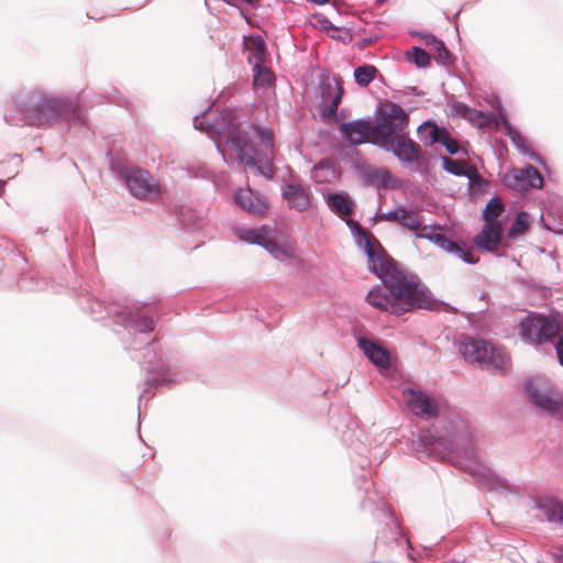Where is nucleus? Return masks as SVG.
<instances>
[{
	"label": "nucleus",
	"instance_id": "obj_1",
	"mask_svg": "<svg viewBox=\"0 0 563 563\" xmlns=\"http://www.w3.org/2000/svg\"><path fill=\"white\" fill-rule=\"evenodd\" d=\"M77 302L80 309L90 314L95 321L111 319L114 324L121 325L128 333L123 341L124 349L129 351L133 361L139 364H146V388L139 396L137 404V435H141V401L150 388L159 386H172L174 379L170 376H161L163 371L157 362V353L154 347L155 340L151 336L156 327L158 316L155 311L147 309L148 302L142 306L122 305L119 302H106L91 291L78 295Z\"/></svg>",
	"mask_w": 563,
	"mask_h": 563
},
{
	"label": "nucleus",
	"instance_id": "obj_2",
	"mask_svg": "<svg viewBox=\"0 0 563 563\" xmlns=\"http://www.w3.org/2000/svg\"><path fill=\"white\" fill-rule=\"evenodd\" d=\"M208 125L216 134L222 135L219 141H214V144L225 164L230 165V162L220 142L235 152L234 162L243 164L257 176L267 180L274 179L275 166L268 157V153L273 154L275 150L272 128L253 124L227 106L217 112L216 118Z\"/></svg>",
	"mask_w": 563,
	"mask_h": 563
},
{
	"label": "nucleus",
	"instance_id": "obj_3",
	"mask_svg": "<svg viewBox=\"0 0 563 563\" xmlns=\"http://www.w3.org/2000/svg\"><path fill=\"white\" fill-rule=\"evenodd\" d=\"M365 301L378 311L394 317L417 310L459 313L455 306L434 297L417 274L405 268L382 278V283L375 284L367 291Z\"/></svg>",
	"mask_w": 563,
	"mask_h": 563
},
{
	"label": "nucleus",
	"instance_id": "obj_4",
	"mask_svg": "<svg viewBox=\"0 0 563 563\" xmlns=\"http://www.w3.org/2000/svg\"><path fill=\"white\" fill-rule=\"evenodd\" d=\"M14 104L23 120L40 128L44 124H78L88 129V109L79 98L51 96L41 88L19 92Z\"/></svg>",
	"mask_w": 563,
	"mask_h": 563
},
{
	"label": "nucleus",
	"instance_id": "obj_5",
	"mask_svg": "<svg viewBox=\"0 0 563 563\" xmlns=\"http://www.w3.org/2000/svg\"><path fill=\"white\" fill-rule=\"evenodd\" d=\"M412 448L428 457L449 455L470 461L477 459L471 427L460 417L446 418L441 421V426L432 423L430 427L418 428Z\"/></svg>",
	"mask_w": 563,
	"mask_h": 563
},
{
	"label": "nucleus",
	"instance_id": "obj_6",
	"mask_svg": "<svg viewBox=\"0 0 563 563\" xmlns=\"http://www.w3.org/2000/svg\"><path fill=\"white\" fill-rule=\"evenodd\" d=\"M410 111L405 110L397 102L393 103V117H385L378 125L384 129L376 146L391 153L405 169L412 173L421 147L406 131Z\"/></svg>",
	"mask_w": 563,
	"mask_h": 563
},
{
	"label": "nucleus",
	"instance_id": "obj_7",
	"mask_svg": "<svg viewBox=\"0 0 563 563\" xmlns=\"http://www.w3.org/2000/svg\"><path fill=\"white\" fill-rule=\"evenodd\" d=\"M394 101H378L373 115L363 117L347 122H342L338 130L344 143H336L332 147L340 152H346L351 158L362 159V154L356 147L361 144L369 143L374 146L377 145L376 140L384 128H379L380 121L385 117H393L391 112Z\"/></svg>",
	"mask_w": 563,
	"mask_h": 563
},
{
	"label": "nucleus",
	"instance_id": "obj_8",
	"mask_svg": "<svg viewBox=\"0 0 563 563\" xmlns=\"http://www.w3.org/2000/svg\"><path fill=\"white\" fill-rule=\"evenodd\" d=\"M520 339L536 345L552 343L559 364L563 367V312L550 308L548 312L529 311L518 323Z\"/></svg>",
	"mask_w": 563,
	"mask_h": 563
},
{
	"label": "nucleus",
	"instance_id": "obj_9",
	"mask_svg": "<svg viewBox=\"0 0 563 563\" xmlns=\"http://www.w3.org/2000/svg\"><path fill=\"white\" fill-rule=\"evenodd\" d=\"M464 361L481 368L503 371L505 357L498 345L478 335L460 334L453 342Z\"/></svg>",
	"mask_w": 563,
	"mask_h": 563
},
{
	"label": "nucleus",
	"instance_id": "obj_10",
	"mask_svg": "<svg viewBox=\"0 0 563 563\" xmlns=\"http://www.w3.org/2000/svg\"><path fill=\"white\" fill-rule=\"evenodd\" d=\"M523 391L537 410L563 421V393L549 379L529 376L523 380Z\"/></svg>",
	"mask_w": 563,
	"mask_h": 563
},
{
	"label": "nucleus",
	"instance_id": "obj_11",
	"mask_svg": "<svg viewBox=\"0 0 563 563\" xmlns=\"http://www.w3.org/2000/svg\"><path fill=\"white\" fill-rule=\"evenodd\" d=\"M445 225L433 222L424 224L421 233H416L415 238L424 239L437 247L451 254L468 265H475L479 262V257L474 255L463 241H455L445 235Z\"/></svg>",
	"mask_w": 563,
	"mask_h": 563
},
{
	"label": "nucleus",
	"instance_id": "obj_12",
	"mask_svg": "<svg viewBox=\"0 0 563 563\" xmlns=\"http://www.w3.org/2000/svg\"><path fill=\"white\" fill-rule=\"evenodd\" d=\"M361 176L365 187H376L377 189H402L405 181L397 179L386 167H374L367 164L364 158L342 157Z\"/></svg>",
	"mask_w": 563,
	"mask_h": 563
},
{
	"label": "nucleus",
	"instance_id": "obj_13",
	"mask_svg": "<svg viewBox=\"0 0 563 563\" xmlns=\"http://www.w3.org/2000/svg\"><path fill=\"white\" fill-rule=\"evenodd\" d=\"M417 135L424 146L440 144L450 155L467 154L451 136L448 129L444 125L438 124L432 118L424 120L418 125Z\"/></svg>",
	"mask_w": 563,
	"mask_h": 563
},
{
	"label": "nucleus",
	"instance_id": "obj_14",
	"mask_svg": "<svg viewBox=\"0 0 563 563\" xmlns=\"http://www.w3.org/2000/svg\"><path fill=\"white\" fill-rule=\"evenodd\" d=\"M121 183L126 187L129 194L139 200L154 201L159 196L157 183L153 179L152 174L142 167L132 166Z\"/></svg>",
	"mask_w": 563,
	"mask_h": 563
},
{
	"label": "nucleus",
	"instance_id": "obj_15",
	"mask_svg": "<svg viewBox=\"0 0 563 563\" xmlns=\"http://www.w3.org/2000/svg\"><path fill=\"white\" fill-rule=\"evenodd\" d=\"M501 184L512 191L528 192L532 189H542L543 179L539 170L531 164L522 168L511 166L501 177Z\"/></svg>",
	"mask_w": 563,
	"mask_h": 563
},
{
	"label": "nucleus",
	"instance_id": "obj_16",
	"mask_svg": "<svg viewBox=\"0 0 563 563\" xmlns=\"http://www.w3.org/2000/svg\"><path fill=\"white\" fill-rule=\"evenodd\" d=\"M261 247L280 263H284L286 260H292L298 268L305 266V261L296 255L292 243L280 234L276 227L271 228Z\"/></svg>",
	"mask_w": 563,
	"mask_h": 563
},
{
	"label": "nucleus",
	"instance_id": "obj_17",
	"mask_svg": "<svg viewBox=\"0 0 563 563\" xmlns=\"http://www.w3.org/2000/svg\"><path fill=\"white\" fill-rule=\"evenodd\" d=\"M404 395L407 396V408L417 417L433 419L439 416L438 402L421 388L406 387Z\"/></svg>",
	"mask_w": 563,
	"mask_h": 563
},
{
	"label": "nucleus",
	"instance_id": "obj_18",
	"mask_svg": "<svg viewBox=\"0 0 563 563\" xmlns=\"http://www.w3.org/2000/svg\"><path fill=\"white\" fill-rule=\"evenodd\" d=\"M376 249L368 253L366 256L367 271L379 278H386L397 271H401L400 264L395 261L384 249L382 243L375 238Z\"/></svg>",
	"mask_w": 563,
	"mask_h": 563
},
{
	"label": "nucleus",
	"instance_id": "obj_19",
	"mask_svg": "<svg viewBox=\"0 0 563 563\" xmlns=\"http://www.w3.org/2000/svg\"><path fill=\"white\" fill-rule=\"evenodd\" d=\"M233 203L249 214L263 217L268 210V200L260 191L246 186L236 188L232 194Z\"/></svg>",
	"mask_w": 563,
	"mask_h": 563
},
{
	"label": "nucleus",
	"instance_id": "obj_20",
	"mask_svg": "<svg viewBox=\"0 0 563 563\" xmlns=\"http://www.w3.org/2000/svg\"><path fill=\"white\" fill-rule=\"evenodd\" d=\"M357 349L369 363L376 367L386 368L390 364L388 351L376 340L365 336L361 332L353 331Z\"/></svg>",
	"mask_w": 563,
	"mask_h": 563
},
{
	"label": "nucleus",
	"instance_id": "obj_21",
	"mask_svg": "<svg viewBox=\"0 0 563 563\" xmlns=\"http://www.w3.org/2000/svg\"><path fill=\"white\" fill-rule=\"evenodd\" d=\"M282 198L290 210L306 212L311 208V192L299 183H287L280 186Z\"/></svg>",
	"mask_w": 563,
	"mask_h": 563
},
{
	"label": "nucleus",
	"instance_id": "obj_22",
	"mask_svg": "<svg viewBox=\"0 0 563 563\" xmlns=\"http://www.w3.org/2000/svg\"><path fill=\"white\" fill-rule=\"evenodd\" d=\"M501 230L503 224L484 223L483 228L473 238L477 250L495 254L496 256H504L505 253L496 252V247L501 241Z\"/></svg>",
	"mask_w": 563,
	"mask_h": 563
},
{
	"label": "nucleus",
	"instance_id": "obj_23",
	"mask_svg": "<svg viewBox=\"0 0 563 563\" xmlns=\"http://www.w3.org/2000/svg\"><path fill=\"white\" fill-rule=\"evenodd\" d=\"M471 474L479 484L488 489L504 492L508 488V479L485 464H476L471 470Z\"/></svg>",
	"mask_w": 563,
	"mask_h": 563
},
{
	"label": "nucleus",
	"instance_id": "obj_24",
	"mask_svg": "<svg viewBox=\"0 0 563 563\" xmlns=\"http://www.w3.org/2000/svg\"><path fill=\"white\" fill-rule=\"evenodd\" d=\"M492 107L493 110H475L474 126L482 128L493 125L497 128L499 125H503V128L505 129V123L510 121L507 120L506 118V112L501 100L497 98L496 100L492 101Z\"/></svg>",
	"mask_w": 563,
	"mask_h": 563
},
{
	"label": "nucleus",
	"instance_id": "obj_25",
	"mask_svg": "<svg viewBox=\"0 0 563 563\" xmlns=\"http://www.w3.org/2000/svg\"><path fill=\"white\" fill-rule=\"evenodd\" d=\"M532 501L534 508L545 515L548 522L563 525V499L550 496H534Z\"/></svg>",
	"mask_w": 563,
	"mask_h": 563
},
{
	"label": "nucleus",
	"instance_id": "obj_26",
	"mask_svg": "<svg viewBox=\"0 0 563 563\" xmlns=\"http://www.w3.org/2000/svg\"><path fill=\"white\" fill-rule=\"evenodd\" d=\"M318 89L321 111H323L325 106L332 102V100H335L338 95H340V101H342L344 96V88L342 81L340 78L335 76L331 80L328 75H320Z\"/></svg>",
	"mask_w": 563,
	"mask_h": 563
},
{
	"label": "nucleus",
	"instance_id": "obj_27",
	"mask_svg": "<svg viewBox=\"0 0 563 563\" xmlns=\"http://www.w3.org/2000/svg\"><path fill=\"white\" fill-rule=\"evenodd\" d=\"M243 52L247 54L249 65L264 63L267 56V45L265 38L258 33H251L243 36Z\"/></svg>",
	"mask_w": 563,
	"mask_h": 563
},
{
	"label": "nucleus",
	"instance_id": "obj_28",
	"mask_svg": "<svg viewBox=\"0 0 563 563\" xmlns=\"http://www.w3.org/2000/svg\"><path fill=\"white\" fill-rule=\"evenodd\" d=\"M110 173L121 183L125 174L130 173L132 166L128 154L120 148H110L106 153Z\"/></svg>",
	"mask_w": 563,
	"mask_h": 563
},
{
	"label": "nucleus",
	"instance_id": "obj_29",
	"mask_svg": "<svg viewBox=\"0 0 563 563\" xmlns=\"http://www.w3.org/2000/svg\"><path fill=\"white\" fill-rule=\"evenodd\" d=\"M505 132L506 135L509 137L511 144L519 152V154L532 161L540 158V153L532 148L529 140L525 135H522V133L515 124H512L511 122L505 123Z\"/></svg>",
	"mask_w": 563,
	"mask_h": 563
},
{
	"label": "nucleus",
	"instance_id": "obj_30",
	"mask_svg": "<svg viewBox=\"0 0 563 563\" xmlns=\"http://www.w3.org/2000/svg\"><path fill=\"white\" fill-rule=\"evenodd\" d=\"M325 202L332 212L341 216L350 214L355 207V201L344 190L329 192Z\"/></svg>",
	"mask_w": 563,
	"mask_h": 563
},
{
	"label": "nucleus",
	"instance_id": "obj_31",
	"mask_svg": "<svg viewBox=\"0 0 563 563\" xmlns=\"http://www.w3.org/2000/svg\"><path fill=\"white\" fill-rule=\"evenodd\" d=\"M504 211V203L498 192L495 191L493 196L488 199L485 207L481 212V220L484 223H494V224H503L506 220V217L499 218V214Z\"/></svg>",
	"mask_w": 563,
	"mask_h": 563
},
{
	"label": "nucleus",
	"instance_id": "obj_32",
	"mask_svg": "<svg viewBox=\"0 0 563 563\" xmlns=\"http://www.w3.org/2000/svg\"><path fill=\"white\" fill-rule=\"evenodd\" d=\"M251 66L254 88H275L276 78L274 73L263 63L254 62Z\"/></svg>",
	"mask_w": 563,
	"mask_h": 563
},
{
	"label": "nucleus",
	"instance_id": "obj_33",
	"mask_svg": "<svg viewBox=\"0 0 563 563\" xmlns=\"http://www.w3.org/2000/svg\"><path fill=\"white\" fill-rule=\"evenodd\" d=\"M404 59L417 69H428L431 67L432 55L422 46L413 45L405 52Z\"/></svg>",
	"mask_w": 563,
	"mask_h": 563
},
{
	"label": "nucleus",
	"instance_id": "obj_34",
	"mask_svg": "<svg viewBox=\"0 0 563 563\" xmlns=\"http://www.w3.org/2000/svg\"><path fill=\"white\" fill-rule=\"evenodd\" d=\"M445 98L448 106L450 107L449 115L464 119L474 125L476 108H473L463 101H459L454 95H446Z\"/></svg>",
	"mask_w": 563,
	"mask_h": 563
},
{
	"label": "nucleus",
	"instance_id": "obj_35",
	"mask_svg": "<svg viewBox=\"0 0 563 563\" xmlns=\"http://www.w3.org/2000/svg\"><path fill=\"white\" fill-rule=\"evenodd\" d=\"M433 49L437 52L435 55H432V59L435 60V63L439 65V66H443L445 68H450L452 66H454L455 64V55L446 47L445 43L443 40H440L435 46L433 47ZM448 74L449 76L451 77H456L459 79L462 80V77L455 73V71H452L450 69H448Z\"/></svg>",
	"mask_w": 563,
	"mask_h": 563
},
{
	"label": "nucleus",
	"instance_id": "obj_36",
	"mask_svg": "<svg viewBox=\"0 0 563 563\" xmlns=\"http://www.w3.org/2000/svg\"><path fill=\"white\" fill-rule=\"evenodd\" d=\"M272 227L264 224L260 229L255 228H246V229H240L238 238L246 242L249 244H255L261 246L264 242L268 231Z\"/></svg>",
	"mask_w": 563,
	"mask_h": 563
},
{
	"label": "nucleus",
	"instance_id": "obj_37",
	"mask_svg": "<svg viewBox=\"0 0 563 563\" xmlns=\"http://www.w3.org/2000/svg\"><path fill=\"white\" fill-rule=\"evenodd\" d=\"M378 73V69L376 66L372 64H362L354 68L353 77L355 84L361 87L365 88L367 87L374 79L376 78V75Z\"/></svg>",
	"mask_w": 563,
	"mask_h": 563
},
{
	"label": "nucleus",
	"instance_id": "obj_38",
	"mask_svg": "<svg viewBox=\"0 0 563 563\" xmlns=\"http://www.w3.org/2000/svg\"><path fill=\"white\" fill-rule=\"evenodd\" d=\"M531 224V219H530V216L527 211L522 210V211H519L510 227L508 228V231H507V236L509 240H516L518 236H520Z\"/></svg>",
	"mask_w": 563,
	"mask_h": 563
},
{
	"label": "nucleus",
	"instance_id": "obj_39",
	"mask_svg": "<svg viewBox=\"0 0 563 563\" xmlns=\"http://www.w3.org/2000/svg\"><path fill=\"white\" fill-rule=\"evenodd\" d=\"M490 181L481 177L479 179L467 183L466 197L471 202L479 201L486 194H488Z\"/></svg>",
	"mask_w": 563,
	"mask_h": 563
},
{
	"label": "nucleus",
	"instance_id": "obj_40",
	"mask_svg": "<svg viewBox=\"0 0 563 563\" xmlns=\"http://www.w3.org/2000/svg\"><path fill=\"white\" fill-rule=\"evenodd\" d=\"M432 157L428 151L419 150L417 163L413 165V172L418 173L422 177H434L432 174Z\"/></svg>",
	"mask_w": 563,
	"mask_h": 563
},
{
	"label": "nucleus",
	"instance_id": "obj_41",
	"mask_svg": "<svg viewBox=\"0 0 563 563\" xmlns=\"http://www.w3.org/2000/svg\"><path fill=\"white\" fill-rule=\"evenodd\" d=\"M342 101H340V95L336 96L335 100H332L329 104L325 106L324 110L321 111V117L323 120L334 122L339 125H341L342 122H346L344 120L345 112L339 111V104Z\"/></svg>",
	"mask_w": 563,
	"mask_h": 563
},
{
	"label": "nucleus",
	"instance_id": "obj_42",
	"mask_svg": "<svg viewBox=\"0 0 563 563\" xmlns=\"http://www.w3.org/2000/svg\"><path fill=\"white\" fill-rule=\"evenodd\" d=\"M324 172H328L331 175H334L335 173V165L327 158L319 161L312 166L310 172L311 178L318 184L328 181L329 177L322 174Z\"/></svg>",
	"mask_w": 563,
	"mask_h": 563
},
{
	"label": "nucleus",
	"instance_id": "obj_43",
	"mask_svg": "<svg viewBox=\"0 0 563 563\" xmlns=\"http://www.w3.org/2000/svg\"><path fill=\"white\" fill-rule=\"evenodd\" d=\"M309 25L314 30L324 32L328 36L332 31L336 30V25L321 12H314L309 16Z\"/></svg>",
	"mask_w": 563,
	"mask_h": 563
},
{
	"label": "nucleus",
	"instance_id": "obj_44",
	"mask_svg": "<svg viewBox=\"0 0 563 563\" xmlns=\"http://www.w3.org/2000/svg\"><path fill=\"white\" fill-rule=\"evenodd\" d=\"M412 210L410 208H406L402 210V213H400V220L399 225L406 228L408 231L412 232L415 235L416 233H421L422 229L419 231V228L421 225V221L423 217L421 216H411Z\"/></svg>",
	"mask_w": 563,
	"mask_h": 563
},
{
	"label": "nucleus",
	"instance_id": "obj_45",
	"mask_svg": "<svg viewBox=\"0 0 563 563\" xmlns=\"http://www.w3.org/2000/svg\"><path fill=\"white\" fill-rule=\"evenodd\" d=\"M355 246L367 255L368 253L375 251V242L373 243L368 236V234L364 230H356L352 235Z\"/></svg>",
	"mask_w": 563,
	"mask_h": 563
},
{
	"label": "nucleus",
	"instance_id": "obj_46",
	"mask_svg": "<svg viewBox=\"0 0 563 563\" xmlns=\"http://www.w3.org/2000/svg\"><path fill=\"white\" fill-rule=\"evenodd\" d=\"M354 36H355V32H354L353 23H352V25H344V26L336 25V30L332 31L329 34V37L331 40L341 42L342 44H345V45L350 44L353 41Z\"/></svg>",
	"mask_w": 563,
	"mask_h": 563
},
{
	"label": "nucleus",
	"instance_id": "obj_47",
	"mask_svg": "<svg viewBox=\"0 0 563 563\" xmlns=\"http://www.w3.org/2000/svg\"><path fill=\"white\" fill-rule=\"evenodd\" d=\"M522 285L529 291L538 292L541 296V298H543V299H548L549 297L552 296L551 288L549 286H547V285H543L541 282H538L536 279H531V278L525 279L522 282Z\"/></svg>",
	"mask_w": 563,
	"mask_h": 563
},
{
	"label": "nucleus",
	"instance_id": "obj_48",
	"mask_svg": "<svg viewBox=\"0 0 563 563\" xmlns=\"http://www.w3.org/2000/svg\"><path fill=\"white\" fill-rule=\"evenodd\" d=\"M438 152L439 158L441 161V168L449 175L461 177L462 169L455 161L443 155L438 148H434Z\"/></svg>",
	"mask_w": 563,
	"mask_h": 563
},
{
	"label": "nucleus",
	"instance_id": "obj_49",
	"mask_svg": "<svg viewBox=\"0 0 563 563\" xmlns=\"http://www.w3.org/2000/svg\"><path fill=\"white\" fill-rule=\"evenodd\" d=\"M409 34L411 36H416L421 38L427 46L434 47L435 44L441 40L434 33L429 32L428 30H410Z\"/></svg>",
	"mask_w": 563,
	"mask_h": 563
},
{
	"label": "nucleus",
	"instance_id": "obj_50",
	"mask_svg": "<svg viewBox=\"0 0 563 563\" xmlns=\"http://www.w3.org/2000/svg\"><path fill=\"white\" fill-rule=\"evenodd\" d=\"M383 511L390 519V523L393 526L390 528V530H391L393 534L402 537L404 532H402L401 525L398 521V519L396 518V515H395L394 510L391 509L390 505L385 504L383 507Z\"/></svg>",
	"mask_w": 563,
	"mask_h": 563
},
{
	"label": "nucleus",
	"instance_id": "obj_51",
	"mask_svg": "<svg viewBox=\"0 0 563 563\" xmlns=\"http://www.w3.org/2000/svg\"><path fill=\"white\" fill-rule=\"evenodd\" d=\"M404 209H406L404 205H397L394 209L380 213L379 218L385 221L396 222L397 224H399L400 213H402Z\"/></svg>",
	"mask_w": 563,
	"mask_h": 563
},
{
	"label": "nucleus",
	"instance_id": "obj_52",
	"mask_svg": "<svg viewBox=\"0 0 563 563\" xmlns=\"http://www.w3.org/2000/svg\"><path fill=\"white\" fill-rule=\"evenodd\" d=\"M422 551L426 555H434L435 558H444L450 549H443L438 542L431 545H423Z\"/></svg>",
	"mask_w": 563,
	"mask_h": 563
},
{
	"label": "nucleus",
	"instance_id": "obj_53",
	"mask_svg": "<svg viewBox=\"0 0 563 563\" xmlns=\"http://www.w3.org/2000/svg\"><path fill=\"white\" fill-rule=\"evenodd\" d=\"M214 118H216V115L212 119L209 120V119L203 118L202 114H199V115L194 118V126H195L196 130H201L202 126H206L211 132L216 133L213 131V129L208 125V123H210Z\"/></svg>",
	"mask_w": 563,
	"mask_h": 563
},
{
	"label": "nucleus",
	"instance_id": "obj_54",
	"mask_svg": "<svg viewBox=\"0 0 563 563\" xmlns=\"http://www.w3.org/2000/svg\"><path fill=\"white\" fill-rule=\"evenodd\" d=\"M378 40H379V36H377V35L363 37V38L358 40L353 46L357 47L358 49H364V48L368 47L369 45L376 43Z\"/></svg>",
	"mask_w": 563,
	"mask_h": 563
},
{
	"label": "nucleus",
	"instance_id": "obj_55",
	"mask_svg": "<svg viewBox=\"0 0 563 563\" xmlns=\"http://www.w3.org/2000/svg\"><path fill=\"white\" fill-rule=\"evenodd\" d=\"M461 177H466L468 183H473L479 179L482 176L475 166H471L468 169H462Z\"/></svg>",
	"mask_w": 563,
	"mask_h": 563
},
{
	"label": "nucleus",
	"instance_id": "obj_56",
	"mask_svg": "<svg viewBox=\"0 0 563 563\" xmlns=\"http://www.w3.org/2000/svg\"><path fill=\"white\" fill-rule=\"evenodd\" d=\"M536 163L541 165L543 172L545 173L547 177L552 179L554 176V172L551 168V166L548 164L547 159L540 154V158L533 159Z\"/></svg>",
	"mask_w": 563,
	"mask_h": 563
},
{
	"label": "nucleus",
	"instance_id": "obj_57",
	"mask_svg": "<svg viewBox=\"0 0 563 563\" xmlns=\"http://www.w3.org/2000/svg\"><path fill=\"white\" fill-rule=\"evenodd\" d=\"M550 563H563V545H560L554 552H552Z\"/></svg>",
	"mask_w": 563,
	"mask_h": 563
},
{
	"label": "nucleus",
	"instance_id": "obj_58",
	"mask_svg": "<svg viewBox=\"0 0 563 563\" xmlns=\"http://www.w3.org/2000/svg\"><path fill=\"white\" fill-rule=\"evenodd\" d=\"M466 555L464 553H455L452 558L445 559L443 563H464Z\"/></svg>",
	"mask_w": 563,
	"mask_h": 563
},
{
	"label": "nucleus",
	"instance_id": "obj_59",
	"mask_svg": "<svg viewBox=\"0 0 563 563\" xmlns=\"http://www.w3.org/2000/svg\"><path fill=\"white\" fill-rule=\"evenodd\" d=\"M463 10V7H461L460 9H457L454 14L452 16H446V20L450 22V23H453L454 26H455V30L456 32L459 33V27H457V18L459 15L461 14Z\"/></svg>",
	"mask_w": 563,
	"mask_h": 563
},
{
	"label": "nucleus",
	"instance_id": "obj_60",
	"mask_svg": "<svg viewBox=\"0 0 563 563\" xmlns=\"http://www.w3.org/2000/svg\"><path fill=\"white\" fill-rule=\"evenodd\" d=\"M346 225L349 227L350 231H351V234L353 235L354 232H355V229L356 230H363L360 224H358V221L356 220H353V219H349L346 221Z\"/></svg>",
	"mask_w": 563,
	"mask_h": 563
},
{
	"label": "nucleus",
	"instance_id": "obj_61",
	"mask_svg": "<svg viewBox=\"0 0 563 563\" xmlns=\"http://www.w3.org/2000/svg\"><path fill=\"white\" fill-rule=\"evenodd\" d=\"M407 89L416 97H420L424 95V91L420 90L416 86H408Z\"/></svg>",
	"mask_w": 563,
	"mask_h": 563
},
{
	"label": "nucleus",
	"instance_id": "obj_62",
	"mask_svg": "<svg viewBox=\"0 0 563 563\" xmlns=\"http://www.w3.org/2000/svg\"><path fill=\"white\" fill-rule=\"evenodd\" d=\"M15 118H16L15 115H11V114H8V113H5L4 117H3L5 123H8L10 125L16 124Z\"/></svg>",
	"mask_w": 563,
	"mask_h": 563
},
{
	"label": "nucleus",
	"instance_id": "obj_63",
	"mask_svg": "<svg viewBox=\"0 0 563 563\" xmlns=\"http://www.w3.org/2000/svg\"><path fill=\"white\" fill-rule=\"evenodd\" d=\"M405 542H406L407 550H408V556H409L410 559H413V558H412V554H411V550H412L413 548H412V543H411V541L409 540V538H408V537H405Z\"/></svg>",
	"mask_w": 563,
	"mask_h": 563
},
{
	"label": "nucleus",
	"instance_id": "obj_64",
	"mask_svg": "<svg viewBox=\"0 0 563 563\" xmlns=\"http://www.w3.org/2000/svg\"><path fill=\"white\" fill-rule=\"evenodd\" d=\"M309 3L316 4V5H325L330 2V0H306Z\"/></svg>",
	"mask_w": 563,
	"mask_h": 563
}]
</instances>
